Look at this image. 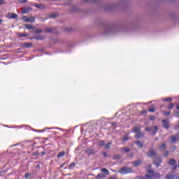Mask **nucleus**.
<instances>
[{
  "label": "nucleus",
  "instance_id": "4d7b16f0",
  "mask_svg": "<svg viewBox=\"0 0 179 179\" xmlns=\"http://www.w3.org/2000/svg\"><path fill=\"white\" fill-rule=\"evenodd\" d=\"M178 179H179V177H178Z\"/></svg>",
  "mask_w": 179,
  "mask_h": 179
},
{
  "label": "nucleus",
  "instance_id": "a878e982",
  "mask_svg": "<svg viewBox=\"0 0 179 179\" xmlns=\"http://www.w3.org/2000/svg\"><path fill=\"white\" fill-rule=\"evenodd\" d=\"M101 171L102 173H105L106 174H108V170H107L106 169H101Z\"/></svg>",
  "mask_w": 179,
  "mask_h": 179
},
{
  "label": "nucleus",
  "instance_id": "b1692460",
  "mask_svg": "<svg viewBox=\"0 0 179 179\" xmlns=\"http://www.w3.org/2000/svg\"><path fill=\"white\" fill-rule=\"evenodd\" d=\"M45 31H46V33H52V28H46Z\"/></svg>",
  "mask_w": 179,
  "mask_h": 179
},
{
  "label": "nucleus",
  "instance_id": "79ce46f5",
  "mask_svg": "<svg viewBox=\"0 0 179 179\" xmlns=\"http://www.w3.org/2000/svg\"><path fill=\"white\" fill-rule=\"evenodd\" d=\"M103 155L104 156V157H106V156H107V152H103Z\"/></svg>",
  "mask_w": 179,
  "mask_h": 179
},
{
  "label": "nucleus",
  "instance_id": "473e14b6",
  "mask_svg": "<svg viewBox=\"0 0 179 179\" xmlns=\"http://www.w3.org/2000/svg\"><path fill=\"white\" fill-rule=\"evenodd\" d=\"M169 151H165V152L164 153V156H165V157H167V156H169Z\"/></svg>",
  "mask_w": 179,
  "mask_h": 179
},
{
  "label": "nucleus",
  "instance_id": "a18cd8bd",
  "mask_svg": "<svg viewBox=\"0 0 179 179\" xmlns=\"http://www.w3.org/2000/svg\"><path fill=\"white\" fill-rule=\"evenodd\" d=\"M22 2H23L24 3H27V0H22Z\"/></svg>",
  "mask_w": 179,
  "mask_h": 179
},
{
  "label": "nucleus",
  "instance_id": "20e7f679",
  "mask_svg": "<svg viewBox=\"0 0 179 179\" xmlns=\"http://www.w3.org/2000/svg\"><path fill=\"white\" fill-rule=\"evenodd\" d=\"M6 17L8 19H17V14L13 13H8L6 15Z\"/></svg>",
  "mask_w": 179,
  "mask_h": 179
},
{
  "label": "nucleus",
  "instance_id": "f257e3e1",
  "mask_svg": "<svg viewBox=\"0 0 179 179\" xmlns=\"http://www.w3.org/2000/svg\"><path fill=\"white\" fill-rule=\"evenodd\" d=\"M160 178V174L155 173L153 170L148 169V173L145 175V178H141V179H157Z\"/></svg>",
  "mask_w": 179,
  "mask_h": 179
},
{
  "label": "nucleus",
  "instance_id": "49530a36",
  "mask_svg": "<svg viewBox=\"0 0 179 179\" xmlns=\"http://www.w3.org/2000/svg\"><path fill=\"white\" fill-rule=\"evenodd\" d=\"M150 120H151L152 121H153V120H155V117H153V116L151 117H150Z\"/></svg>",
  "mask_w": 179,
  "mask_h": 179
},
{
  "label": "nucleus",
  "instance_id": "dca6fc26",
  "mask_svg": "<svg viewBox=\"0 0 179 179\" xmlns=\"http://www.w3.org/2000/svg\"><path fill=\"white\" fill-rule=\"evenodd\" d=\"M31 45H33V43H24V47H25L26 48H30V47H31Z\"/></svg>",
  "mask_w": 179,
  "mask_h": 179
},
{
  "label": "nucleus",
  "instance_id": "9d476101",
  "mask_svg": "<svg viewBox=\"0 0 179 179\" xmlns=\"http://www.w3.org/2000/svg\"><path fill=\"white\" fill-rule=\"evenodd\" d=\"M174 173H171L167 175H166L165 178L166 179H174L175 178Z\"/></svg>",
  "mask_w": 179,
  "mask_h": 179
},
{
  "label": "nucleus",
  "instance_id": "6e6d98bb",
  "mask_svg": "<svg viewBox=\"0 0 179 179\" xmlns=\"http://www.w3.org/2000/svg\"><path fill=\"white\" fill-rule=\"evenodd\" d=\"M113 125H115V123H113Z\"/></svg>",
  "mask_w": 179,
  "mask_h": 179
},
{
  "label": "nucleus",
  "instance_id": "f3484780",
  "mask_svg": "<svg viewBox=\"0 0 179 179\" xmlns=\"http://www.w3.org/2000/svg\"><path fill=\"white\" fill-rule=\"evenodd\" d=\"M141 163H142L141 160H138V161L133 162V164H134V166H139Z\"/></svg>",
  "mask_w": 179,
  "mask_h": 179
},
{
  "label": "nucleus",
  "instance_id": "de8ad7c7",
  "mask_svg": "<svg viewBox=\"0 0 179 179\" xmlns=\"http://www.w3.org/2000/svg\"><path fill=\"white\" fill-rule=\"evenodd\" d=\"M176 136H177V138H178V141H179V134H176Z\"/></svg>",
  "mask_w": 179,
  "mask_h": 179
},
{
  "label": "nucleus",
  "instance_id": "864d4df0",
  "mask_svg": "<svg viewBox=\"0 0 179 179\" xmlns=\"http://www.w3.org/2000/svg\"><path fill=\"white\" fill-rule=\"evenodd\" d=\"M67 31H71V29H67Z\"/></svg>",
  "mask_w": 179,
  "mask_h": 179
},
{
  "label": "nucleus",
  "instance_id": "09e8293b",
  "mask_svg": "<svg viewBox=\"0 0 179 179\" xmlns=\"http://www.w3.org/2000/svg\"><path fill=\"white\" fill-rule=\"evenodd\" d=\"M177 110H179V104L176 105Z\"/></svg>",
  "mask_w": 179,
  "mask_h": 179
},
{
  "label": "nucleus",
  "instance_id": "f8f14e48",
  "mask_svg": "<svg viewBox=\"0 0 179 179\" xmlns=\"http://www.w3.org/2000/svg\"><path fill=\"white\" fill-rule=\"evenodd\" d=\"M35 8H37L38 9H45V6L43 4H35Z\"/></svg>",
  "mask_w": 179,
  "mask_h": 179
},
{
  "label": "nucleus",
  "instance_id": "2eb2a0df",
  "mask_svg": "<svg viewBox=\"0 0 179 179\" xmlns=\"http://www.w3.org/2000/svg\"><path fill=\"white\" fill-rule=\"evenodd\" d=\"M25 27H26V29H28L29 30H33V29H34V25L26 24Z\"/></svg>",
  "mask_w": 179,
  "mask_h": 179
},
{
  "label": "nucleus",
  "instance_id": "ea45409f",
  "mask_svg": "<svg viewBox=\"0 0 179 179\" xmlns=\"http://www.w3.org/2000/svg\"><path fill=\"white\" fill-rule=\"evenodd\" d=\"M108 179H117V177L116 176H112V177L109 178Z\"/></svg>",
  "mask_w": 179,
  "mask_h": 179
},
{
  "label": "nucleus",
  "instance_id": "ddd939ff",
  "mask_svg": "<svg viewBox=\"0 0 179 179\" xmlns=\"http://www.w3.org/2000/svg\"><path fill=\"white\" fill-rule=\"evenodd\" d=\"M136 145H137L138 148H143V144L139 141H137L135 142Z\"/></svg>",
  "mask_w": 179,
  "mask_h": 179
},
{
  "label": "nucleus",
  "instance_id": "c03bdc74",
  "mask_svg": "<svg viewBox=\"0 0 179 179\" xmlns=\"http://www.w3.org/2000/svg\"><path fill=\"white\" fill-rule=\"evenodd\" d=\"M175 114H176V115H178L179 112L178 111H174Z\"/></svg>",
  "mask_w": 179,
  "mask_h": 179
},
{
  "label": "nucleus",
  "instance_id": "39448f33",
  "mask_svg": "<svg viewBox=\"0 0 179 179\" xmlns=\"http://www.w3.org/2000/svg\"><path fill=\"white\" fill-rule=\"evenodd\" d=\"M169 164H170L172 166L173 170H176V169H177V165H176V161L174 159H171L169 161Z\"/></svg>",
  "mask_w": 179,
  "mask_h": 179
},
{
  "label": "nucleus",
  "instance_id": "2f4dec72",
  "mask_svg": "<svg viewBox=\"0 0 179 179\" xmlns=\"http://www.w3.org/2000/svg\"><path fill=\"white\" fill-rule=\"evenodd\" d=\"M148 111H150V113H155V108H151L148 110Z\"/></svg>",
  "mask_w": 179,
  "mask_h": 179
},
{
  "label": "nucleus",
  "instance_id": "603ef678",
  "mask_svg": "<svg viewBox=\"0 0 179 179\" xmlns=\"http://www.w3.org/2000/svg\"><path fill=\"white\" fill-rule=\"evenodd\" d=\"M150 167H152V165H148V169H150Z\"/></svg>",
  "mask_w": 179,
  "mask_h": 179
},
{
  "label": "nucleus",
  "instance_id": "a19ab883",
  "mask_svg": "<svg viewBox=\"0 0 179 179\" xmlns=\"http://www.w3.org/2000/svg\"><path fill=\"white\" fill-rule=\"evenodd\" d=\"M155 164L157 165V167H159V166H160V162H159V163H155Z\"/></svg>",
  "mask_w": 179,
  "mask_h": 179
},
{
  "label": "nucleus",
  "instance_id": "bb28decb",
  "mask_svg": "<svg viewBox=\"0 0 179 179\" xmlns=\"http://www.w3.org/2000/svg\"><path fill=\"white\" fill-rule=\"evenodd\" d=\"M122 150H124L125 153H128V152H129L130 150L129 148H122Z\"/></svg>",
  "mask_w": 179,
  "mask_h": 179
},
{
  "label": "nucleus",
  "instance_id": "37998d69",
  "mask_svg": "<svg viewBox=\"0 0 179 179\" xmlns=\"http://www.w3.org/2000/svg\"><path fill=\"white\" fill-rule=\"evenodd\" d=\"M98 177H99V178H101V177H103V174H99V175H98Z\"/></svg>",
  "mask_w": 179,
  "mask_h": 179
},
{
  "label": "nucleus",
  "instance_id": "7ed1b4c3",
  "mask_svg": "<svg viewBox=\"0 0 179 179\" xmlns=\"http://www.w3.org/2000/svg\"><path fill=\"white\" fill-rule=\"evenodd\" d=\"M22 20H24V22H26V23H34V22H36V17H23Z\"/></svg>",
  "mask_w": 179,
  "mask_h": 179
},
{
  "label": "nucleus",
  "instance_id": "72a5a7b5",
  "mask_svg": "<svg viewBox=\"0 0 179 179\" xmlns=\"http://www.w3.org/2000/svg\"><path fill=\"white\" fill-rule=\"evenodd\" d=\"M31 175L30 174V173H26L25 174V176H24V177L26 178H29V177H30Z\"/></svg>",
  "mask_w": 179,
  "mask_h": 179
},
{
  "label": "nucleus",
  "instance_id": "423d86ee",
  "mask_svg": "<svg viewBox=\"0 0 179 179\" xmlns=\"http://www.w3.org/2000/svg\"><path fill=\"white\" fill-rule=\"evenodd\" d=\"M147 155L148 157H155V156H156V152L153 150V149H150L147 152Z\"/></svg>",
  "mask_w": 179,
  "mask_h": 179
},
{
  "label": "nucleus",
  "instance_id": "f03ea898",
  "mask_svg": "<svg viewBox=\"0 0 179 179\" xmlns=\"http://www.w3.org/2000/svg\"><path fill=\"white\" fill-rule=\"evenodd\" d=\"M118 173L120 174H128L129 173H132V169L128 167H123L120 170H119Z\"/></svg>",
  "mask_w": 179,
  "mask_h": 179
},
{
  "label": "nucleus",
  "instance_id": "4468645a",
  "mask_svg": "<svg viewBox=\"0 0 179 179\" xmlns=\"http://www.w3.org/2000/svg\"><path fill=\"white\" fill-rule=\"evenodd\" d=\"M29 10H30V8H23L22 11V14L24 15V14L27 13L29 12Z\"/></svg>",
  "mask_w": 179,
  "mask_h": 179
},
{
  "label": "nucleus",
  "instance_id": "412c9836",
  "mask_svg": "<svg viewBox=\"0 0 179 179\" xmlns=\"http://www.w3.org/2000/svg\"><path fill=\"white\" fill-rule=\"evenodd\" d=\"M173 100V98H166V99H162V101H171Z\"/></svg>",
  "mask_w": 179,
  "mask_h": 179
},
{
  "label": "nucleus",
  "instance_id": "aec40b11",
  "mask_svg": "<svg viewBox=\"0 0 179 179\" xmlns=\"http://www.w3.org/2000/svg\"><path fill=\"white\" fill-rule=\"evenodd\" d=\"M17 36H18V37H27V34L18 33Z\"/></svg>",
  "mask_w": 179,
  "mask_h": 179
},
{
  "label": "nucleus",
  "instance_id": "cd10ccee",
  "mask_svg": "<svg viewBox=\"0 0 179 179\" xmlns=\"http://www.w3.org/2000/svg\"><path fill=\"white\" fill-rule=\"evenodd\" d=\"M57 16H58V15L57 13H53V14L50 15V17H52V19H55Z\"/></svg>",
  "mask_w": 179,
  "mask_h": 179
},
{
  "label": "nucleus",
  "instance_id": "6e6552de",
  "mask_svg": "<svg viewBox=\"0 0 179 179\" xmlns=\"http://www.w3.org/2000/svg\"><path fill=\"white\" fill-rule=\"evenodd\" d=\"M157 131H159V128L157 127V126L151 127V132H152V135H156Z\"/></svg>",
  "mask_w": 179,
  "mask_h": 179
},
{
  "label": "nucleus",
  "instance_id": "a211bd4d",
  "mask_svg": "<svg viewBox=\"0 0 179 179\" xmlns=\"http://www.w3.org/2000/svg\"><path fill=\"white\" fill-rule=\"evenodd\" d=\"M64 156H65V152L62 151V152L58 154L57 157L58 159H59V157H64Z\"/></svg>",
  "mask_w": 179,
  "mask_h": 179
},
{
  "label": "nucleus",
  "instance_id": "6ab92c4d",
  "mask_svg": "<svg viewBox=\"0 0 179 179\" xmlns=\"http://www.w3.org/2000/svg\"><path fill=\"white\" fill-rule=\"evenodd\" d=\"M138 131H141V127H134L133 132H138Z\"/></svg>",
  "mask_w": 179,
  "mask_h": 179
},
{
  "label": "nucleus",
  "instance_id": "f704fd0d",
  "mask_svg": "<svg viewBox=\"0 0 179 179\" xmlns=\"http://www.w3.org/2000/svg\"><path fill=\"white\" fill-rule=\"evenodd\" d=\"M121 158V155H116L114 157V159H118Z\"/></svg>",
  "mask_w": 179,
  "mask_h": 179
},
{
  "label": "nucleus",
  "instance_id": "c9c22d12",
  "mask_svg": "<svg viewBox=\"0 0 179 179\" xmlns=\"http://www.w3.org/2000/svg\"><path fill=\"white\" fill-rule=\"evenodd\" d=\"M145 131H152V127H146Z\"/></svg>",
  "mask_w": 179,
  "mask_h": 179
},
{
  "label": "nucleus",
  "instance_id": "3c124183",
  "mask_svg": "<svg viewBox=\"0 0 179 179\" xmlns=\"http://www.w3.org/2000/svg\"><path fill=\"white\" fill-rule=\"evenodd\" d=\"M3 20H0V24L1 23H3Z\"/></svg>",
  "mask_w": 179,
  "mask_h": 179
},
{
  "label": "nucleus",
  "instance_id": "4c0bfd02",
  "mask_svg": "<svg viewBox=\"0 0 179 179\" xmlns=\"http://www.w3.org/2000/svg\"><path fill=\"white\" fill-rule=\"evenodd\" d=\"M129 139V138H128L127 136L123 138V141H128Z\"/></svg>",
  "mask_w": 179,
  "mask_h": 179
},
{
  "label": "nucleus",
  "instance_id": "4be33fe9",
  "mask_svg": "<svg viewBox=\"0 0 179 179\" xmlns=\"http://www.w3.org/2000/svg\"><path fill=\"white\" fill-rule=\"evenodd\" d=\"M168 108H169V110H173V108H174V104L169 103Z\"/></svg>",
  "mask_w": 179,
  "mask_h": 179
},
{
  "label": "nucleus",
  "instance_id": "0eeeda50",
  "mask_svg": "<svg viewBox=\"0 0 179 179\" xmlns=\"http://www.w3.org/2000/svg\"><path fill=\"white\" fill-rule=\"evenodd\" d=\"M162 124H163L164 128H166V129H169V128H170V125L169 124V120H167V119L163 120Z\"/></svg>",
  "mask_w": 179,
  "mask_h": 179
},
{
  "label": "nucleus",
  "instance_id": "5fc2aeb1",
  "mask_svg": "<svg viewBox=\"0 0 179 179\" xmlns=\"http://www.w3.org/2000/svg\"><path fill=\"white\" fill-rule=\"evenodd\" d=\"M174 149H177V147H173Z\"/></svg>",
  "mask_w": 179,
  "mask_h": 179
},
{
  "label": "nucleus",
  "instance_id": "9b49d317",
  "mask_svg": "<svg viewBox=\"0 0 179 179\" xmlns=\"http://www.w3.org/2000/svg\"><path fill=\"white\" fill-rule=\"evenodd\" d=\"M143 135L142 131H139L136 134L135 138H136V139H141V138H143Z\"/></svg>",
  "mask_w": 179,
  "mask_h": 179
},
{
  "label": "nucleus",
  "instance_id": "58836bf2",
  "mask_svg": "<svg viewBox=\"0 0 179 179\" xmlns=\"http://www.w3.org/2000/svg\"><path fill=\"white\" fill-rule=\"evenodd\" d=\"M41 32H42L41 29H37V30L36 31V33H37V34L41 33Z\"/></svg>",
  "mask_w": 179,
  "mask_h": 179
},
{
  "label": "nucleus",
  "instance_id": "7c9ffc66",
  "mask_svg": "<svg viewBox=\"0 0 179 179\" xmlns=\"http://www.w3.org/2000/svg\"><path fill=\"white\" fill-rule=\"evenodd\" d=\"M75 166H76V164L75 163H72V164H70L69 169H72L73 167H75Z\"/></svg>",
  "mask_w": 179,
  "mask_h": 179
},
{
  "label": "nucleus",
  "instance_id": "c756f323",
  "mask_svg": "<svg viewBox=\"0 0 179 179\" xmlns=\"http://www.w3.org/2000/svg\"><path fill=\"white\" fill-rule=\"evenodd\" d=\"M170 113H171L170 111L165 112V113H164V115H165L166 117H167V115H170Z\"/></svg>",
  "mask_w": 179,
  "mask_h": 179
},
{
  "label": "nucleus",
  "instance_id": "1a4fd4ad",
  "mask_svg": "<svg viewBox=\"0 0 179 179\" xmlns=\"http://www.w3.org/2000/svg\"><path fill=\"white\" fill-rule=\"evenodd\" d=\"M176 142H178L177 134H176L175 136H173L171 138V143H176Z\"/></svg>",
  "mask_w": 179,
  "mask_h": 179
},
{
  "label": "nucleus",
  "instance_id": "8fccbe9b",
  "mask_svg": "<svg viewBox=\"0 0 179 179\" xmlns=\"http://www.w3.org/2000/svg\"><path fill=\"white\" fill-rule=\"evenodd\" d=\"M64 166H65V163L62 164L60 167L62 168Z\"/></svg>",
  "mask_w": 179,
  "mask_h": 179
},
{
  "label": "nucleus",
  "instance_id": "e433bc0d",
  "mask_svg": "<svg viewBox=\"0 0 179 179\" xmlns=\"http://www.w3.org/2000/svg\"><path fill=\"white\" fill-rule=\"evenodd\" d=\"M5 3V0H0V5H3Z\"/></svg>",
  "mask_w": 179,
  "mask_h": 179
},
{
  "label": "nucleus",
  "instance_id": "5701e85b",
  "mask_svg": "<svg viewBox=\"0 0 179 179\" xmlns=\"http://www.w3.org/2000/svg\"><path fill=\"white\" fill-rule=\"evenodd\" d=\"M159 149H161L162 150H164V149H166V144L165 143L162 144Z\"/></svg>",
  "mask_w": 179,
  "mask_h": 179
},
{
  "label": "nucleus",
  "instance_id": "393cba45",
  "mask_svg": "<svg viewBox=\"0 0 179 179\" xmlns=\"http://www.w3.org/2000/svg\"><path fill=\"white\" fill-rule=\"evenodd\" d=\"M110 146H111V143L109 142L105 145V149H110Z\"/></svg>",
  "mask_w": 179,
  "mask_h": 179
},
{
  "label": "nucleus",
  "instance_id": "c85d7f7f",
  "mask_svg": "<svg viewBox=\"0 0 179 179\" xmlns=\"http://www.w3.org/2000/svg\"><path fill=\"white\" fill-rule=\"evenodd\" d=\"M104 145H106L104 141H99V146H104Z\"/></svg>",
  "mask_w": 179,
  "mask_h": 179
}]
</instances>
